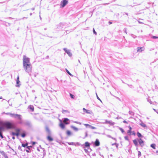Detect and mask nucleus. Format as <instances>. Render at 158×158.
<instances>
[{"label": "nucleus", "mask_w": 158, "mask_h": 158, "mask_svg": "<svg viewBox=\"0 0 158 158\" xmlns=\"http://www.w3.org/2000/svg\"><path fill=\"white\" fill-rule=\"evenodd\" d=\"M23 68L25 72L28 73H31L32 71V66L30 58L25 55L23 56Z\"/></svg>", "instance_id": "obj_1"}, {"label": "nucleus", "mask_w": 158, "mask_h": 158, "mask_svg": "<svg viewBox=\"0 0 158 158\" xmlns=\"http://www.w3.org/2000/svg\"><path fill=\"white\" fill-rule=\"evenodd\" d=\"M68 0H63L62 1L60 4V7H64L68 3Z\"/></svg>", "instance_id": "obj_2"}, {"label": "nucleus", "mask_w": 158, "mask_h": 158, "mask_svg": "<svg viewBox=\"0 0 158 158\" xmlns=\"http://www.w3.org/2000/svg\"><path fill=\"white\" fill-rule=\"evenodd\" d=\"M4 126L7 128L10 129L13 127L12 125L10 122H6L5 123Z\"/></svg>", "instance_id": "obj_3"}, {"label": "nucleus", "mask_w": 158, "mask_h": 158, "mask_svg": "<svg viewBox=\"0 0 158 158\" xmlns=\"http://www.w3.org/2000/svg\"><path fill=\"white\" fill-rule=\"evenodd\" d=\"M21 116L20 115L16 114L14 118L18 120H21Z\"/></svg>", "instance_id": "obj_4"}, {"label": "nucleus", "mask_w": 158, "mask_h": 158, "mask_svg": "<svg viewBox=\"0 0 158 158\" xmlns=\"http://www.w3.org/2000/svg\"><path fill=\"white\" fill-rule=\"evenodd\" d=\"M100 144V143L99 141V140H98V139H97L94 142V145L96 146H99Z\"/></svg>", "instance_id": "obj_5"}, {"label": "nucleus", "mask_w": 158, "mask_h": 158, "mask_svg": "<svg viewBox=\"0 0 158 158\" xmlns=\"http://www.w3.org/2000/svg\"><path fill=\"white\" fill-rule=\"evenodd\" d=\"M83 110L84 112H85L87 114H91L92 112L91 111L87 110L85 108H83Z\"/></svg>", "instance_id": "obj_6"}, {"label": "nucleus", "mask_w": 158, "mask_h": 158, "mask_svg": "<svg viewBox=\"0 0 158 158\" xmlns=\"http://www.w3.org/2000/svg\"><path fill=\"white\" fill-rule=\"evenodd\" d=\"M3 129V128L2 127H0V136L2 138H3V136L2 134V131Z\"/></svg>", "instance_id": "obj_7"}, {"label": "nucleus", "mask_w": 158, "mask_h": 158, "mask_svg": "<svg viewBox=\"0 0 158 158\" xmlns=\"http://www.w3.org/2000/svg\"><path fill=\"white\" fill-rule=\"evenodd\" d=\"M90 144L88 142H86L85 143V148H89Z\"/></svg>", "instance_id": "obj_8"}, {"label": "nucleus", "mask_w": 158, "mask_h": 158, "mask_svg": "<svg viewBox=\"0 0 158 158\" xmlns=\"http://www.w3.org/2000/svg\"><path fill=\"white\" fill-rule=\"evenodd\" d=\"M69 121V119L67 118H65L63 121V123L66 124H69V122H68Z\"/></svg>", "instance_id": "obj_9"}, {"label": "nucleus", "mask_w": 158, "mask_h": 158, "mask_svg": "<svg viewBox=\"0 0 158 158\" xmlns=\"http://www.w3.org/2000/svg\"><path fill=\"white\" fill-rule=\"evenodd\" d=\"M139 144L141 146H143V141L142 140V139H140L139 140Z\"/></svg>", "instance_id": "obj_10"}, {"label": "nucleus", "mask_w": 158, "mask_h": 158, "mask_svg": "<svg viewBox=\"0 0 158 158\" xmlns=\"http://www.w3.org/2000/svg\"><path fill=\"white\" fill-rule=\"evenodd\" d=\"M143 47L137 48V52H141L143 50Z\"/></svg>", "instance_id": "obj_11"}, {"label": "nucleus", "mask_w": 158, "mask_h": 158, "mask_svg": "<svg viewBox=\"0 0 158 158\" xmlns=\"http://www.w3.org/2000/svg\"><path fill=\"white\" fill-rule=\"evenodd\" d=\"M47 139L49 141H52L53 140V138L50 136L48 135L47 137Z\"/></svg>", "instance_id": "obj_12"}, {"label": "nucleus", "mask_w": 158, "mask_h": 158, "mask_svg": "<svg viewBox=\"0 0 158 158\" xmlns=\"http://www.w3.org/2000/svg\"><path fill=\"white\" fill-rule=\"evenodd\" d=\"M60 127L62 128V129H64L65 128V125L63 124L62 123H60Z\"/></svg>", "instance_id": "obj_13"}, {"label": "nucleus", "mask_w": 158, "mask_h": 158, "mask_svg": "<svg viewBox=\"0 0 158 158\" xmlns=\"http://www.w3.org/2000/svg\"><path fill=\"white\" fill-rule=\"evenodd\" d=\"M19 133L18 132H17V133H15V132H13L12 133V135H13V136H14L15 135L17 136H18L19 135Z\"/></svg>", "instance_id": "obj_14"}, {"label": "nucleus", "mask_w": 158, "mask_h": 158, "mask_svg": "<svg viewBox=\"0 0 158 158\" xmlns=\"http://www.w3.org/2000/svg\"><path fill=\"white\" fill-rule=\"evenodd\" d=\"M138 139L137 140L136 139H134L133 140V142L135 146H137L138 145Z\"/></svg>", "instance_id": "obj_15"}, {"label": "nucleus", "mask_w": 158, "mask_h": 158, "mask_svg": "<svg viewBox=\"0 0 158 158\" xmlns=\"http://www.w3.org/2000/svg\"><path fill=\"white\" fill-rule=\"evenodd\" d=\"M71 127L75 131H77L78 130V129L77 128L74 126H71Z\"/></svg>", "instance_id": "obj_16"}, {"label": "nucleus", "mask_w": 158, "mask_h": 158, "mask_svg": "<svg viewBox=\"0 0 158 158\" xmlns=\"http://www.w3.org/2000/svg\"><path fill=\"white\" fill-rule=\"evenodd\" d=\"M66 134L68 136H70L71 135V132L69 130H68L66 131Z\"/></svg>", "instance_id": "obj_17"}, {"label": "nucleus", "mask_w": 158, "mask_h": 158, "mask_svg": "<svg viewBox=\"0 0 158 158\" xmlns=\"http://www.w3.org/2000/svg\"><path fill=\"white\" fill-rule=\"evenodd\" d=\"M30 109H31L32 111H34V107L33 106L30 105L28 107Z\"/></svg>", "instance_id": "obj_18"}, {"label": "nucleus", "mask_w": 158, "mask_h": 158, "mask_svg": "<svg viewBox=\"0 0 158 158\" xmlns=\"http://www.w3.org/2000/svg\"><path fill=\"white\" fill-rule=\"evenodd\" d=\"M129 130L128 131H127V133L128 134H129V135H131V127L129 126Z\"/></svg>", "instance_id": "obj_19"}, {"label": "nucleus", "mask_w": 158, "mask_h": 158, "mask_svg": "<svg viewBox=\"0 0 158 158\" xmlns=\"http://www.w3.org/2000/svg\"><path fill=\"white\" fill-rule=\"evenodd\" d=\"M0 152L4 157L7 155L5 153V152L3 151H0Z\"/></svg>", "instance_id": "obj_20"}, {"label": "nucleus", "mask_w": 158, "mask_h": 158, "mask_svg": "<svg viewBox=\"0 0 158 158\" xmlns=\"http://www.w3.org/2000/svg\"><path fill=\"white\" fill-rule=\"evenodd\" d=\"M151 147H152L154 149H156V144H152L151 145Z\"/></svg>", "instance_id": "obj_21"}, {"label": "nucleus", "mask_w": 158, "mask_h": 158, "mask_svg": "<svg viewBox=\"0 0 158 158\" xmlns=\"http://www.w3.org/2000/svg\"><path fill=\"white\" fill-rule=\"evenodd\" d=\"M65 52L66 53H67L69 55H71V53L69 51V50H65Z\"/></svg>", "instance_id": "obj_22"}, {"label": "nucleus", "mask_w": 158, "mask_h": 158, "mask_svg": "<svg viewBox=\"0 0 158 158\" xmlns=\"http://www.w3.org/2000/svg\"><path fill=\"white\" fill-rule=\"evenodd\" d=\"M140 125H141L143 127H146V125L143 123H141L140 124Z\"/></svg>", "instance_id": "obj_23"}, {"label": "nucleus", "mask_w": 158, "mask_h": 158, "mask_svg": "<svg viewBox=\"0 0 158 158\" xmlns=\"http://www.w3.org/2000/svg\"><path fill=\"white\" fill-rule=\"evenodd\" d=\"M15 114H16L10 113V117L14 118Z\"/></svg>", "instance_id": "obj_24"}, {"label": "nucleus", "mask_w": 158, "mask_h": 158, "mask_svg": "<svg viewBox=\"0 0 158 158\" xmlns=\"http://www.w3.org/2000/svg\"><path fill=\"white\" fill-rule=\"evenodd\" d=\"M137 135L139 137H142V135L139 132L137 133Z\"/></svg>", "instance_id": "obj_25"}, {"label": "nucleus", "mask_w": 158, "mask_h": 158, "mask_svg": "<svg viewBox=\"0 0 158 158\" xmlns=\"http://www.w3.org/2000/svg\"><path fill=\"white\" fill-rule=\"evenodd\" d=\"M20 81H19V76L18 77L17 79V81H16V83L17 84H18L19 83Z\"/></svg>", "instance_id": "obj_26"}, {"label": "nucleus", "mask_w": 158, "mask_h": 158, "mask_svg": "<svg viewBox=\"0 0 158 158\" xmlns=\"http://www.w3.org/2000/svg\"><path fill=\"white\" fill-rule=\"evenodd\" d=\"M27 145H28L27 143H26L25 144L22 143V146L23 147H25L26 146H27Z\"/></svg>", "instance_id": "obj_27"}, {"label": "nucleus", "mask_w": 158, "mask_h": 158, "mask_svg": "<svg viewBox=\"0 0 158 158\" xmlns=\"http://www.w3.org/2000/svg\"><path fill=\"white\" fill-rule=\"evenodd\" d=\"M46 130L47 131L48 133V134H50V130H49V129H48V127H46Z\"/></svg>", "instance_id": "obj_28"}, {"label": "nucleus", "mask_w": 158, "mask_h": 158, "mask_svg": "<svg viewBox=\"0 0 158 158\" xmlns=\"http://www.w3.org/2000/svg\"><path fill=\"white\" fill-rule=\"evenodd\" d=\"M70 95L72 99H74V96L73 95L71 94H70Z\"/></svg>", "instance_id": "obj_29"}, {"label": "nucleus", "mask_w": 158, "mask_h": 158, "mask_svg": "<svg viewBox=\"0 0 158 158\" xmlns=\"http://www.w3.org/2000/svg\"><path fill=\"white\" fill-rule=\"evenodd\" d=\"M26 136L25 133H23L21 134V136L22 137H24Z\"/></svg>", "instance_id": "obj_30"}, {"label": "nucleus", "mask_w": 158, "mask_h": 158, "mask_svg": "<svg viewBox=\"0 0 158 158\" xmlns=\"http://www.w3.org/2000/svg\"><path fill=\"white\" fill-rule=\"evenodd\" d=\"M84 125L86 127H87V126H88L89 127H90V126H91V125L89 124H84Z\"/></svg>", "instance_id": "obj_31"}, {"label": "nucleus", "mask_w": 158, "mask_h": 158, "mask_svg": "<svg viewBox=\"0 0 158 158\" xmlns=\"http://www.w3.org/2000/svg\"><path fill=\"white\" fill-rule=\"evenodd\" d=\"M90 127L91 129H96V127H95L92 126H91Z\"/></svg>", "instance_id": "obj_32"}, {"label": "nucleus", "mask_w": 158, "mask_h": 158, "mask_svg": "<svg viewBox=\"0 0 158 158\" xmlns=\"http://www.w3.org/2000/svg\"><path fill=\"white\" fill-rule=\"evenodd\" d=\"M67 72L69 75L70 76H73L71 74L68 70H67Z\"/></svg>", "instance_id": "obj_33"}, {"label": "nucleus", "mask_w": 158, "mask_h": 158, "mask_svg": "<svg viewBox=\"0 0 158 158\" xmlns=\"http://www.w3.org/2000/svg\"><path fill=\"white\" fill-rule=\"evenodd\" d=\"M93 32L94 34H95L96 35L97 34V33L95 31V30H94V28L93 29Z\"/></svg>", "instance_id": "obj_34"}, {"label": "nucleus", "mask_w": 158, "mask_h": 158, "mask_svg": "<svg viewBox=\"0 0 158 158\" xmlns=\"http://www.w3.org/2000/svg\"><path fill=\"white\" fill-rule=\"evenodd\" d=\"M124 138L126 140H128V137L127 136H126L124 137Z\"/></svg>", "instance_id": "obj_35"}, {"label": "nucleus", "mask_w": 158, "mask_h": 158, "mask_svg": "<svg viewBox=\"0 0 158 158\" xmlns=\"http://www.w3.org/2000/svg\"><path fill=\"white\" fill-rule=\"evenodd\" d=\"M152 38H153V39H157V38H158V37L156 36H153L152 37Z\"/></svg>", "instance_id": "obj_36"}, {"label": "nucleus", "mask_w": 158, "mask_h": 158, "mask_svg": "<svg viewBox=\"0 0 158 158\" xmlns=\"http://www.w3.org/2000/svg\"><path fill=\"white\" fill-rule=\"evenodd\" d=\"M31 148V146H27V148L29 150Z\"/></svg>", "instance_id": "obj_37"}, {"label": "nucleus", "mask_w": 158, "mask_h": 158, "mask_svg": "<svg viewBox=\"0 0 158 158\" xmlns=\"http://www.w3.org/2000/svg\"><path fill=\"white\" fill-rule=\"evenodd\" d=\"M5 114H7V115H10V113H4Z\"/></svg>", "instance_id": "obj_38"}, {"label": "nucleus", "mask_w": 158, "mask_h": 158, "mask_svg": "<svg viewBox=\"0 0 158 158\" xmlns=\"http://www.w3.org/2000/svg\"><path fill=\"white\" fill-rule=\"evenodd\" d=\"M35 142H33L32 143V145H34V144H35Z\"/></svg>", "instance_id": "obj_39"}, {"label": "nucleus", "mask_w": 158, "mask_h": 158, "mask_svg": "<svg viewBox=\"0 0 158 158\" xmlns=\"http://www.w3.org/2000/svg\"><path fill=\"white\" fill-rule=\"evenodd\" d=\"M123 122L124 123H127V122L125 120H124V121H123Z\"/></svg>", "instance_id": "obj_40"}, {"label": "nucleus", "mask_w": 158, "mask_h": 158, "mask_svg": "<svg viewBox=\"0 0 158 158\" xmlns=\"http://www.w3.org/2000/svg\"><path fill=\"white\" fill-rule=\"evenodd\" d=\"M109 24H112V22H111L109 21Z\"/></svg>", "instance_id": "obj_41"}, {"label": "nucleus", "mask_w": 158, "mask_h": 158, "mask_svg": "<svg viewBox=\"0 0 158 158\" xmlns=\"http://www.w3.org/2000/svg\"><path fill=\"white\" fill-rule=\"evenodd\" d=\"M15 137L14 136H13V137H12V139H15Z\"/></svg>", "instance_id": "obj_42"}, {"label": "nucleus", "mask_w": 158, "mask_h": 158, "mask_svg": "<svg viewBox=\"0 0 158 158\" xmlns=\"http://www.w3.org/2000/svg\"><path fill=\"white\" fill-rule=\"evenodd\" d=\"M5 158H8L7 155L6 156H4Z\"/></svg>", "instance_id": "obj_43"}, {"label": "nucleus", "mask_w": 158, "mask_h": 158, "mask_svg": "<svg viewBox=\"0 0 158 158\" xmlns=\"http://www.w3.org/2000/svg\"><path fill=\"white\" fill-rule=\"evenodd\" d=\"M26 151L27 152H29V151L28 150H26Z\"/></svg>", "instance_id": "obj_44"}, {"label": "nucleus", "mask_w": 158, "mask_h": 158, "mask_svg": "<svg viewBox=\"0 0 158 158\" xmlns=\"http://www.w3.org/2000/svg\"><path fill=\"white\" fill-rule=\"evenodd\" d=\"M31 10H35V8H31Z\"/></svg>", "instance_id": "obj_45"}, {"label": "nucleus", "mask_w": 158, "mask_h": 158, "mask_svg": "<svg viewBox=\"0 0 158 158\" xmlns=\"http://www.w3.org/2000/svg\"><path fill=\"white\" fill-rule=\"evenodd\" d=\"M132 134L134 135H135V133L134 132H133V133H132Z\"/></svg>", "instance_id": "obj_46"}, {"label": "nucleus", "mask_w": 158, "mask_h": 158, "mask_svg": "<svg viewBox=\"0 0 158 158\" xmlns=\"http://www.w3.org/2000/svg\"><path fill=\"white\" fill-rule=\"evenodd\" d=\"M139 155L140 156L141 155V153L140 152H139Z\"/></svg>", "instance_id": "obj_47"}, {"label": "nucleus", "mask_w": 158, "mask_h": 158, "mask_svg": "<svg viewBox=\"0 0 158 158\" xmlns=\"http://www.w3.org/2000/svg\"><path fill=\"white\" fill-rule=\"evenodd\" d=\"M85 150L86 152H87V150L85 149Z\"/></svg>", "instance_id": "obj_48"}, {"label": "nucleus", "mask_w": 158, "mask_h": 158, "mask_svg": "<svg viewBox=\"0 0 158 158\" xmlns=\"http://www.w3.org/2000/svg\"><path fill=\"white\" fill-rule=\"evenodd\" d=\"M97 98L99 99V100H100V99L98 97V96L97 95Z\"/></svg>", "instance_id": "obj_49"}, {"label": "nucleus", "mask_w": 158, "mask_h": 158, "mask_svg": "<svg viewBox=\"0 0 158 158\" xmlns=\"http://www.w3.org/2000/svg\"><path fill=\"white\" fill-rule=\"evenodd\" d=\"M30 15H32V13H30Z\"/></svg>", "instance_id": "obj_50"}, {"label": "nucleus", "mask_w": 158, "mask_h": 158, "mask_svg": "<svg viewBox=\"0 0 158 158\" xmlns=\"http://www.w3.org/2000/svg\"><path fill=\"white\" fill-rule=\"evenodd\" d=\"M16 86H19V85H16Z\"/></svg>", "instance_id": "obj_51"}, {"label": "nucleus", "mask_w": 158, "mask_h": 158, "mask_svg": "<svg viewBox=\"0 0 158 158\" xmlns=\"http://www.w3.org/2000/svg\"><path fill=\"white\" fill-rule=\"evenodd\" d=\"M38 151H40L39 149H38Z\"/></svg>", "instance_id": "obj_52"}, {"label": "nucleus", "mask_w": 158, "mask_h": 158, "mask_svg": "<svg viewBox=\"0 0 158 158\" xmlns=\"http://www.w3.org/2000/svg\"><path fill=\"white\" fill-rule=\"evenodd\" d=\"M122 131L123 132V131Z\"/></svg>", "instance_id": "obj_53"}, {"label": "nucleus", "mask_w": 158, "mask_h": 158, "mask_svg": "<svg viewBox=\"0 0 158 158\" xmlns=\"http://www.w3.org/2000/svg\"><path fill=\"white\" fill-rule=\"evenodd\" d=\"M2 98H0V99H1Z\"/></svg>", "instance_id": "obj_54"}]
</instances>
